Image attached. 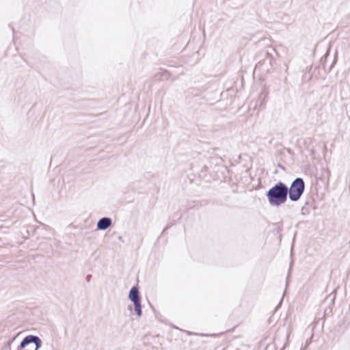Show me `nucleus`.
<instances>
[{"label":"nucleus","instance_id":"nucleus-4","mask_svg":"<svg viewBox=\"0 0 350 350\" xmlns=\"http://www.w3.org/2000/svg\"><path fill=\"white\" fill-rule=\"evenodd\" d=\"M30 343L35 344L36 347H35L34 350H38L39 348L41 347V345H42V341L38 336H33V335H29L23 338V340H22V342H21V344L18 347V350L24 349Z\"/></svg>","mask_w":350,"mask_h":350},{"label":"nucleus","instance_id":"nucleus-7","mask_svg":"<svg viewBox=\"0 0 350 350\" xmlns=\"http://www.w3.org/2000/svg\"><path fill=\"white\" fill-rule=\"evenodd\" d=\"M92 275H89L87 276V280L89 281L91 278Z\"/></svg>","mask_w":350,"mask_h":350},{"label":"nucleus","instance_id":"nucleus-2","mask_svg":"<svg viewBox=\"0 0 350 350\" xmlns=\"http://www.w3.org/2000/svg\"><path fill=\"white\" fill-rule=\"evenodd\" d=\"M305 189V183L301 178H296L291 183V187H287L289 190L288 193L289 199L293 202L298 201Z\"/></svg>","mask_w":350,"mask_h":350},{"label":"nucleus","instance_id":"nucleus-6","mask_svg":"<svg viewBox=\"0 0 350 350\" xmlns=\"http://www.w3.org/2000/svg\"><path fill=\"white\" fill-rule=\"evenodd\" d=\"M265 55H266V59H265L263 60V62H262V63H261V62H259L258 63V64H256V68H259V67H260L262 64H265L266 62H269V64H271V57L269 56V53H265Z\"/></svg>","mask_w":350,"mask_h":350},{"label":"nucleus","instance_id":"nucleus-1","mask_svg":"<svg viewBox=\"0 0 350 350\" xmlns=\"http://www.w3.org/2000/svg\"><path fill=\"white\" fill-rule=\"evenodd\" d=\"M288 192L287 186L282 182H278L269 189L266 196L270 205L279 206L286 202Z\"/></svg>","mask_w":350,"mask_h":350},{"label":"nucleus","instance_id":"nucleus-3","mask_svg":"<svg viewBox=\"0 0 350 350\" xmlns=\"http://www.w3.org/2000/svg\"><path fill=\"white\" fill-rule=\"evenodd\" d=\"M129 299L133 302L134 310L138 317L142 315L141 300L139 297V290L137 286H133L129 294Z\"/></svg>","mask_w":350,"mask_h":350},{"label":"nucleus","instance_id":"nucleus-5","mask_svg":"<svg viewBox=\"0 0 350 350\" xmlns=\"http://www.w3.org/2000/svg\"><path fill=\"white\" fill-rule=\"evenodd\" d=\"M111 225V219L109 217H103L97 223L98 230H105Z\"/></svg>","mask_w":350,"mask_h":350},{"label":"nucleus","instance_id":"nucleus-8","mask_svg":"<svg viewBox=\"0 0 350 350\" xmlns=\"http://www.w3.org/2000/svg\"><path fill=\"white\" fill-rule=\"evenodd\" d=\"M128 308H129V310H131V309H132V306H129Z\"/></svg>","mask_w":350,"mask_h":350}]
</instances>
